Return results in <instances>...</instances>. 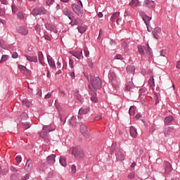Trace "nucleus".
Masks as SVG:
<instances>
[{"label":"nucleus","mask_w":180,"mask_h":180,"mask_svg":"<svg viewBox=\"0 0 180 180\" xmlns=\"http://www.w3.org/2000/svg\"><path fill=\"white\" fill-rule=\"evenodd\" d=\"M70 153L76 160H82L85 157L84 150L79 146H75L70 150Z\"/></svg>","instance_id":"1"},{"label":"nucleus","mask_w":180,"mask_h":180,"mask_svg":"<svg viewBox=\"0 0 180 180\" xmlns=\"http://www.w3.org/2000/svg\"><path fill=\"white\" fill-rule=\"evenodd\" d=\"M91 84L94 89H101L102 88V82L101 81V78L98 77H94L91 76Z\"/></svg>","instance_id":"2"},{"label":"nucleus","mask_w":180,"mask_h":180,"mask_svg":"<svg viewBox=\"0 0 180 180\" xmlns=\"http://www.w3.org/2000/svg\"><path fill=\"white\" fill-rule=\"evenodd\" d=\"M144 49L147 56L148 57H153V51L151 48H150V46H148V44H147L146 47H143L141 45L138 46V50L139 53L141 54V56H143L144 54Z\"/></svg>","instance_id":"3"},{"label":"nucleus","mask_w":180,"mask_h":180,"mask_svg":"<svg viewBox=\"0 0 180 180\" xmlns=\"http://www.w3.org/2000/svg\"><path fill=\"white\" fill-rule=\"evenodd\" d=\"M50 131V127L44 126L42 128L41 131L39 133V136L41 137V139H44L45 140H50V136H49V132Z\"/></svg>","instance_id":"4"},{"label":"nucleus","mask_w":180,"mask_h":180,"mask_svg":"<svg viewBox=\"0 0 180 180\" xmlns=\"http://www.w3.org/2000/svg\"><path fill=\"white\" fill-rule=\"evenodd\" d=\"M32 13L34 16H37V15H46L47 10H46L44 7H37L32 11Z\"/></svg>","instance_id":"5"},{"label":"nucleus","mask_w":180,"mask_h":180,"mask_svg":"<svg viewBox=\"0 0 180 180\" xmlns=\"http://www.w3.org/2000/svg\"><path fill=\"white\" fill-rule=\"evenodd\" d=\"M72 9L76 15L78 16H82L84 15V10L81 9L79 6L77 4L72 5Z\"/></svg>","instance_id":"6"},{"label":"nucleus","mask_w":180,"mask_h":180,"mask_svg":"<svg viewBox=\"0 0 180 180\" xmlns=\"http://www.w3.org/2000/svg\"><path fill=\"white\" fill-rule=\"evenodd\" d=\"M17 32L19 33V34H22V36H27V34H29V30L23 26L19 27L17 29Z\"/></svg>","instance_id":"7"},{"label":"nucleus","mask_w":180,"mask_h":180,"mask_svg":"<svg viewBox=\"0 0 180 180\" xmlns=\"http://www.w3.org/2000/svg\"><path fill=\"white\" fill-rule=\"evenodd\" d=\"M80 132L83 136H84V137L89 139V133H88V129L84 124H82L80 126Z\"/></svg>","instance_id":"8"},{"label":"nucleus","mask_w":180,"mask_h":180,"mask_svg":"<svg viewBox=\"0 0 180 180\" xmlns=\"http://www.w3.org/2000/svg\"><path fill=\"white\" fill-rule=\"evenodd\" d=\"M45 27L47 29V30H50V32H53V33H58V30H57V28L53 24L46 23Z\"/></svg>","instance_id":"9"},{"label":"nucleus","mask_w":180,"mask_h":180,"mask_svg":"<svg viewBox=\"0 0 180 180\" xmlns=\"http://www.w3.org/2000/svg\"><path fill=\"white\" fill-rule=\"evenodd\" d=\"M115 157L117 161H124V155L123 154V152L121 150H118L116 152Z\"/></svg>","instance_id":"10"},{"label":"nucleus","mask_w":180,"mask_h":180,"mask_svg":"<svg viewBox=\"0 0 180 180\" xmlns=\"http://www.w3.org/2000/svg\"><path fill=\"white\" fill-rule=\"evenodd\" d=\"M63 15H65V16H68V18H69V19H70V20L74 19V15H72L71 11L70 10H68V8H63Z\"/></svg>","instance_id":"11"},{"label":"nucleus","mask_w":180,"mask_h":180,"mask_svg":"<svg viewBox=\"0 0 180 180\" xmlns=\"http://www.w3.org/2000/svg\"><path fill=\"white\" fill-rule=\"evenodd\" d=\"M161 33V27H156L153 31V36L155 37V39H158L160 37V34Z\"/></svg>","instance_id":"12"},{"label":"nucleus","mask_w":180,"mask_h":180,"mask_svg":"<svg viewBox=\"0 0 180 180\" xmlns=\"http://www.w3.org/2000/svg\"><path fill=\"white\" fill-rule=\"evenodd\" d=\"M143 5L146 8H154L155 6L154 1L151 0H145Z\"/></svg>","instance_id":"13"},{"label":"nucleus","mask_w":180,"mask_h":180,"mask_svg":"<svg viewBox=\"0 0 180 180\" xmlns=\"http://www.w3.org/2000/svg\"><path fill=\"white\" fill-rule=\"evenodd\" d=\"M24 168L25 171H32V168H33V163L32 162V160H27V162Z\"/></svg>","instance_id":"14"},{"label":"nucleus","mask_w":180,"mask_h":180,"mask_svg":"<svg viewBox=\"0 0 180 180\" xmlns=\"http://www.w3.org/2000/svg\"><path fill=\"white\" fill-rule=\"evenodd\" d=\"M165 169L166 174H169V172L172 171V166L171 165L170 162H165Z\"/></svg>","instance_id":"15"},{"label":"nucleus","mask_w":180,"mask_h":180,"mask_svg":"<svg viewBox=\"0 0 180 180\" xmlns=\"http://www.w3.org/2000/svg\"><path fill=\"white\" fill-rule=\"evenodd\" d=\"M172 131H174L173 127H167V128H165L164 131L165 137L171 136V133H172Z\"/></svg>","instance_id":"16"},{"label":"nucleus","mask_w":180,"mask_h":180,"mask_svg":"<svg viewBox=\"0 0 180 180\" xmlns=\"http://www.w3.org/2000/svg\"><path fill=\"white\" fill-rule=\"evenodd\" d=\"M48 63L51 68H56V63L50 55L47 56Z\"/></svg>","instance_id":"17"},{"label":"nucleus","mask_w":180,"mask_h":180,"mask_svg":"<svg viewBox=\"0 0 180 180\" xmlns=\"http://www.w3.org/2000/svg\"><path fill=\"white\" fill-rule=\"evenodd\" d=\"M38 60L41 65L44 66V56L41 51L38 52Z\"/></svg>","instance_id":"18"},{"label":"nucleus","mask_w":180,"mask_h":180,"mask_svg":"<svg viewBox=\"0 0 180 180\" xmlns=\"http://www.w3.org/2000/svg\"><path fill=\"white\" fill-rule=\"evenodd\" d=\"M25 57L30 61V63H37V56H30L28 55H25Z\"/></svg>","instance_id":"19"},{"label":"nucleus","mask_w":180,"mask_h":180,"mask_svg":"<svg viewBox=\"0 0 180 180\" xmlns=\"http://www.w3.org/2000/svg\"><path fill=\"white\" fill-rule=\"evenodd\" d=\"M130 136L133 137V139H136L137 137V129L134 128V127H130Z\"/></svg>","instance_id":"20"},{"label":"nucleus","mask_w":180,"mask_h":180,"mask_svg":"<svg viewBox=\"0 0 180 180\" xmlns=\"http://www.w3.org/2000/svg\"><path fill=\"white\" fill-rule=\"evenodd\" d=\"M173 121H174V117L172 115L166 117L164 120L165 124H166V126H168V124H169Z\"/></svg>","instance_id":"21"},{"label":"nucleus","mask_w":180,"mask_h":180,"mask_svg":"<svg viewBox=\"0 0 180 180\" xmlns=\"http://www.w3.org/2000/svg\"><path fill=\"white\" fill-rule=\"evenodd\" d=\"M146 95H147V92L144 89H139V98L141 99H146Z\"/></svg>","instance_id":"22"},{"label":"nucleus","mask_w":180,"mask_h":180,"mask_svg":"<svg viewBox=\"0 0 180 180\" xmlns=\"http://www.w3.org/2000/svg\"><path fill=\"white\" fill-rule=\"evenodd\" d=\"M47 161L49 164H54L56 162V155H51L48 156Z\"/></svg>","instance_id":"23"},{"label":"nucleus","mask_w":180,"mask_h":180,"mask_svg":"<svg viewBox=\"0 0 180 180\" xmlns=\"http://www.w3.org/2000/svg\"><path fill=\"white\" fill-rule=\"evenodd\" d=\"M142 19L148 27V25H150V20H151V18L148 17L147 15H142Z\"/></svg>","instance_id":"24"},{"label":"nucleus","mask_w":180,"mask_h":180,"mask_svg":"<svg viewBox=\"0 0 180 180\" xmlns=\"http://www.w3.org/2000/svg\"><path fill=\"white\" fill-rule=\"evenodd\" d=\"M119 16H120V12L114 13L110 18L111 22H112V23H115V22L116 21V19H117V18H119Z\"/></svg>","instance_id":"25"},{"label":"nucleus","mask_w":180,"mask_h":180,"mask_svg":"<svg viewBox=\"0 0 180 180\" xmlns=\"http://www.w3.org/2000/svg\"><path fill=\"white\" fill-rule=\"evenodd\" d=\"M139 5H140V1L139 0H131L129 3V6H131V8H136V6H139Z\"/></svg>","instance_id":"26"},{"label":"nucleus","mask_w":180,"mask_h":180,"mask_svg":"<svg viewBox=\"0 0 180 180\" xmlns=\"http://www.w3.org/2000/svg\"><path fill=\"white\" fill-rule=\"evenodd\" d=\"M72 20V21L70 22V24L72 26H75V25H79V20H80V19H79V18H74V17H73V18H72V20Z\"/></svg>","instance_id":"27"},{"label":"nucleus","mask_w":180,"mask_h":180,"mask_svg":"<svg viewBox=\"0 0 180 180\" xmlns=\"http://www.w3.org/2000/svg\"><path fill=\"white\" fill-rule=\"evenodd\" d=\"M72 56L78 60H81V57H82V51L74 52L72 53Z\"/></svg>","instance_id":"28"},{"label":"nucleus","mask_w":180,"mask_h":180,"mask_svg":"<svg viewBox=\"0 0 180 180\" xmlns=\"http://www.w3.org/2000/svg\"><path fill=\"white\" fill-rule=\"evenodd\" d=\"M18 68L22 72H27V74H30V70L22 65H18Z\"/></svg>","instance_id":"29"},{"label":"nucleus","mask_w":180,"mask_h":180,"mask_svg":"<svg viewBox=\"0 0 180 180\" xmlns=\"http://www.w3.org/2000/svg\"><path fill=\"white\" fill-rule=\"evenodd\" d=\"M60 164H61L62 167H67V160L65 157L62 156L59 160Z\"/></svg>","instance_id":"30"},{"label":"nucleus","mask_w":180,"mask_h":180,"mask_svg":"<svg viewBox=\"0 0 180 180\" xmlns=\"http://www.w3.org/2000/svg\"><path fill=\"white\" fill-rule=\"evenodd\" d=\"M89 112V108H80L79 110V115H86Z\"/></svg>","instance_id":"31"},{"label":"nucleus","mask_w":180,"mask_h":180,"mask_svg":"<svg viewBox=\"0 0 180 180\" xmlns=\"http://www.w3.org/2000/svg\"><path fill=\"white\" fill-rule=\"evenodd\" d=\"M135 70H136V69L134 68V66H133V65H129L127 67V71L129 74H131V73L134 72Z\"/></svg>","instance_id":"32"},{"label":"nucleus","mask_w":180,"mask_h":180,"mask_svg":"<svg viewBox=\"0 0 180 180\" xmlns=\"http://www.w3.org/2000/svg\"><path fill=\"white\" fill-rule=\"evenodd\" d=\"M70 123L72 124V126H75L77 124V117L72 116L70 120Z\"/></svg>","instance_id":"33"},{"label":"nucleus","mask_w":180,"mask_h":180,"mask_svg":"<svg viewBox=\"0 0 180 180\" xmlns=\"http://www.w3.org/2000/svg\"><path fill=\"white\" fill-rule=\"evenodd\" d=\"M129 113L131 116H134V115L136 113V107H134V106L130 107Z\"/></svg>","instance_id":"34"},{"label":"nucleus","mask_w":180,"mask_h":180,"mask_svg":"<svg viewBox=\"0 0 180 180\" xmlns=\"http://www.w3.org/2000/svg\"><path fill=\"white\" fill-rule=\"evenodd\" d=\"M91 95H93L91 98L92 102L96 103V102H98V98H96V96H95V95H96V92L92 91Z\"/></svg>","instance_id":"35"},{"label":"nucleus","mask_w":180,"mask_h":180,"mask_svg":"<svg viewBox=\"0 0 180 180\" xmlns=\"http://www.w3.org/2000/svg\"><path fill=\"white\" fill-rule=\"evenodd\" d=\"M9 59V56L8 55H4L1 57V59L0 60V63L2 64L4 63H5V61H8V60Z\"/></svg>","instance_id":"36"},{"label":"nucleus","mask_w":180,"mask_h":180,"mask_svg":"<svg viewBox=\"0 0 180 180\" xmlns=\"http://www.w3.org/2000/svg\"><path fill=\"white\" fill-rule=\"evenodd\" d=\"M77 30H78V32L82 34L85 33L86 30V29L84 26H78Z\"/></svg>","instance_id":"37"},{"label":"nucleus","mask_w":180,"mask_h":180,"mask_svg":"<svg viewBox=\"0 0 180 180\" xmlns=\"http://www.w3.org/2000/svg\"><path fill=\"white\" fill-rule=\"evenodd\" d=\"M148 84L150 86H155V82H154V77L151 76L150 78L148 80Z\"/></svg>","instance_id":"38"},{"label":"nucleus","mask_w":180,"mask_h":180,"mask_svg":"<svg viewBox=\"0 0 180 180\" xmlns=\"http://www.w3.org/2000/svg\"><path fill=\"white\" fill-rule=\"evenodd\" d=\"M71 171L72 174H75L77 172V167L75 166V165H72Z\"/></svg>","instance_id":"39"},{"label":"nucleus","mask_w":180,"mask_h":180,"mask_svg":"<svg viewBox=\"0 0 180 180\" xmlns=\"http://www.w3.org/2000/svg\"><path fill=\"white\" fill-rule=\"evenodd\" d=\"M22 105H24V106H27V108H29V106H30V103L27 101V100H23Z\"/></svg>","instance_id":"40"},{"label":"nucleus","mask_w":180,"mask_h":180,"mask_svg":"<svg viewBox=\"0 0 180 180\" xmlns=\"http://www.w3.org/2000/svg\"><path fill=\"white\" fill-rule=\"evenodd\" d=\"M123 23H124V21H123V20L122 18H118L117 20V25H123Z\"/></svg>","instance_id":"41"},{"label":"nucleus","mask_w":180,"mask_h":180,"mask_svg":"<svg viewBox=\"0 0 180 180\" xmlns=\"http://www.w3.org/2000/svg\"><path fill=\"white\" fill-rule=\"evenodd\" d=\"M15 161L18 164H20V162H22V157L21 156H16Z\"/></svg>","instance_id":"42"},{"label":"nucleus","mask_w":180,"mask_h":180,"mask_svg":"<svg viewBox=\"0 0 180 180\" xmlns=\"http://www.w3.org/2000/svg\"><path fill=\"white\" fill-rule=\"evenodd\" d=\"M134 176H136V174H134V172H131L128 175L129 179H134Z\"/></svg>","instance_id":"43"},{"label":"nucleus","mask_w":180,"mask_h":180,"mask_svg":"<svg viewBox=\"0 0 180 180\" xmlns=\"http://www.w3.org/2000/svg\"><path fill=\"white\" fill-rule=\"evenodd\" d=\"M35 30H36V32H37V33H39V32H40V30H41L40 25L37 24V25H35Z\"/></svg>","instance_id":"44"},{"label":"nucleus","mask_w":180,"mask_h":180,"mask_svg":"<svg viewBox=\"0 0 180 180\" xmlns=\"http://www.w3.org/2000/svg\"><path fill=\"white\" fill-rule=\"evenodd\" d=\"M115 60H123V56H122L120 54H118L115 56Z\"/></svg>","instance_id":"45"},{"label":"nucleus","mask_w":180,"mask_h":180,"mask_svg":"<svg viewBox=\"0 0 180 180\" xmlns=\"http://www.w3.org/2000/svg\"><path fill=\"white\" fill-rule=\"evenodd\" d=\"M53 2H54V0H46V5H48V6H50L53 5Z\"/></svg>","instance_id":"46"},{"label":"nucleus","mask_w":180,"mask_h":180,"mask_svg":"<svg viewBox=\"0 0 180 180\" xmlns=\"http://www.w3.org/2000/svg\"><path fill=\"white\" fill-rule=\"evenodd\" d=\"M17 16H18V18H19V19H24L25 18V15H23L22 13H18Z\"/></svg>","instance_id":"47"},{"label":"nucleus","mask_w":180,"mask_h":180,"mask_svg":"<svg viewBox=\"0 0 180 180\" xmlns=\"http://www.w3.org/2000/svg\"><path fill=\"white\" fill-rule=\"evenodd\" d=\"M10 169L12 171V172H18V169H16L15 167L11 166Z\"/></svg>","instance_id":"48"},{"label":"nucleus","mask_w":180,"mask_h":180,"mask_svg":"<svg viewBox=\"0 0 180 180\" xmlns=\"http://www.w3.org/2000/svg\"><path fill=\"white\" fill-rule=\"evenodd\" d=\"M18 57H19V55L18 54V53L13 52V53L12 54V58H18Z\"/></svg>","instance_id":"49"},{"label":"nucleus","mask_w":180,"mask_h":180,"mask_svg":"<svg viewBox=\"0 0 180 180\" xmlns=\"http://www.w3.org/2000/svg\"><path fill=\"white\" fill-rule=\"evenodd\" d=\"M5 15V9L1 8L0 9V16H4Z\"/></svg>","instance_id":"50"},{"label":"nucleus","mask_w":180,"mask_h":180,"mask_svg":"<svg viewBox=\"0 0 180 180\" xmlns=\"http://www.w3.org/2000/svg\"><path fill=\"white\" fill-rule=\"evenodd\" d=\"M51 92H50V93H48L46 96H45V97H44V98L45 99H49V98H51Z\"/></svg>","instance_id":"51"},{"label":"nucleus","mask_w":180,"mask_h":180,"mask_svg":"<svg viewBox=\"0 0 180 180\" xmlns=\"http://www.w3.org/2000/svg\"><path fill=\"white\" fill-rule=\"evenodd\" d=\"M70 68H74V62L70 59L69 61Z\"/></svg>","instance_id":"52"},{"label":"nucleus","mask_w":180,"mask_h":180,"mask_svg":"<svg viewBox=\"0 0 180 180\" xmlns=\"http://www.w3.org/2000/svg\"><path fill=\"white\" fill-rule=\"evenodd\" d=\"M12 10H13V13H16V12H18V8H16V6H12Z\"/></svg>","instance_id":"53"},{"label":"nucleus","mask_w":180,"mask_h":180,"mask_svg":"<svg viewBox=\"0 0 180 180\" xmlns=\"http://www.w3.org/2000/svg\"><path fill=\"white\" fill-rule=\"evenodd\" d=\"M70 77H71V78H72L74 79V78H75V72H71L70 73Z\"/></svg>","instance_id":"54"},{"label":"nucleus","mask_w":180,"mask_h":180,"mask_svg":"<svg viewBox=\"0 0 180 180\" xmlns=\"http://www.w3.org/2000/svg\"><path fill=\"white\" fill-rule=\"evenodd\" d=\"M45 40H51V38L50 37V36L47 35V34H45L44 36Z\"/></svg>","instance_id":"55"},{"label":"nucleus","mask_w":180,"mask_h":180,"mask_svg":"<svg viewBox=\"0 0 180 180\" xmlns=\"http://www.w3.org/2000/svg\"><path fill=\"white\" fill-rule=\"evenodd\" d=\"M84 54H85L86 57H88L89 56V51L84 49Z\"/></svg>","instance_id":"56"},{"label":"nucleus","mask_w":180,"mask_h":180,"mask_svg":"<svg viewBox=\"0 0 180 180\" xmlns=\"http://www.w3.org/2000/svg\"><path fill=\"white\" fill-rule=\"evenodd\" d=\"M0 2L3 4V5H7L8 4V1L7 0H0Z\"/></svg>","instance_id":"57"},{"label":"nucleus","mask_w":180,"mask_h":180,"mask_svg":"<svg viewBox=\"0 0 180 180\" xmlns=\"http://www.w3.org/2000/svg\"><path fill=\"white\" fill-rule=\"evenodd\" d=\"M27 116V114L26 112H24L21 115V119H25Z\"/></svg>","instance_id":"58"},{"label":"nucleus","mask_w":180,"mask_h":180,"mask_svg":"<svg viewBox=\"0 0 180 180\" xmlns=\"http://www.w3.org/2000/svg\"><path fill=\"white\" fill-rule=\"evenodd\" d=\"M176 68H177L178 70H180V60L177 62Z\"/></svg>","instance_id":"59"},{"label":"nucleus","mask_w":180,"mask_h":180,"mask_svg":"<svg viewBox=\"0 0 180 180\" xmlns=\"http://www.w3.org/2000/svg\"><path fill=\"white\" fill-rule=\"evenodd\" d=\"M125 89L126 91H130V89H131V86L130 85H127Z\"/></svg>","instance_id":"60"},{"label":"nucleus","mask_w":180,"mask_h":180,"mask_svg":"<svg viewBox=\"0 0 180 180\" xmlns=\"http://www.w3.org/2000/svg\"><path fill=\"white\" fill-rule=\"evenodd\" d=\"M23 180H27L29 179V174H25L24 177L22 178Z\"/></svg>","instance_id":"61"},{"label":"nucleus","mask_w":180,"mask_h":180,"mask_svg":"<svg viewBox=\"0 0 180 180\" xmlns=\"http://www.w3.org/2000/svg\"><path fill=\"white\" fill-rule=\"evenodd\" d=\"M160 56H162V57H165V51H160Z\"/></svg>","instance_id":"62"},{"label":"nucleus","mask_w":180,"mask_h":180,"mask_svg":"<svg viewBox=\"0 0 180 180\" xmlns=\"http://www.w3.org/2000/svg\"><path fill=\"white\" fill-rule=\"evenodd\" d=\"M98 18H103V13L100 12V13H98Z\"/></svg>","instance_id":"63"},{"label":"nucleus","mask_w":180,"mask_h":180,"mask_svg":"<svg viewBox=\"0 0 180 180\" xmlns=\"http://www.w3.org/2000/svg\"><path fill=\"white\" fill-rule=\"evenodd\" d=\"M134 167H136V162H134L131 165V168H134Z\"/></svg>","instance_id":"64"}]
</instances>
